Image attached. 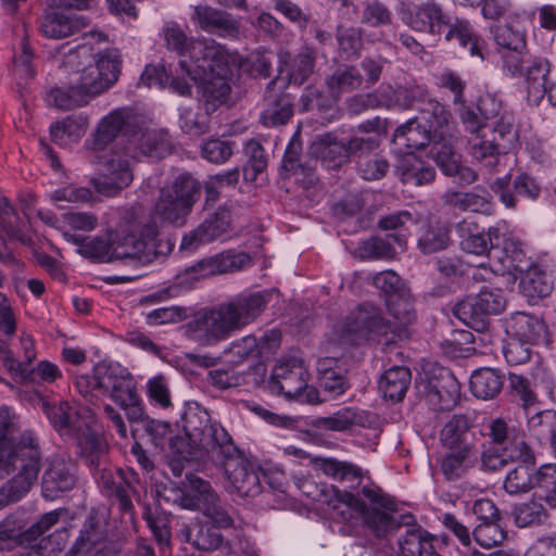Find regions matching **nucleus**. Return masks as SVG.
Listing matches in <instances>:
<instances>
[{
	"label": "nucleus",
	"instance_id": "obj_55",
	"mask_svg": "<svg viewBox=\"0 0 556 556\" xmlns=\"http://www.w3.org/2000/svg\"><path fill=\"white\" fill-rule=\"evenodd\" d=\"M87 124V116L83 114L70 115L51 126L52 140L58 144H66V138L77 140L85 134Z\"/></svg>",
	"mask_w": 556,
	"mask_h": 556
},
{
	"label": "nucleus",
	"instance_id": "obj_28",
	"mask_svg": "<svg viewBox=\"0 0 556 556\" xmlns=\"http://www.w3.org/2000/svg\"><path fill=\"white\" fill-rule=\"evenodd\" d=\"M132 139L134 144L144 155L161 159L173 150L168 132L163 128L151 127V121L148 117L141 129L137 128V135Z\"/></svg>",
	"mask_w": 556,
	"mask_h": 556
},
{
	"label": "nucleus",
	"instance_id": "obj_57",
	"mask_svg": "<svg viewBox=\"0 0 556 556\" xmlns=\"http://www.w3.org/2000/svg\"><path fill=\"white\" fill-rule=\"evenodd\" d=\"M450 244V229L440 223L428 225L418 239V248L424 254L440 252Z\"/></svg>",
	"mask_w": 556,
	"mask_h": 556
},
{
	"label": "nucleus",
	"instance_id": "obj_22",
	"mask_svg": "<svg viewBox=\"0 0 556 556\" xmlns=\"http://www.w3.org/2000/svg\"><path fill=\"white\" fill-rule=\"evenodd\" d=\"M439 440L445 450H479L473 420L465 414L453 415L442 427Z\"/></svg>",
	"mask_w": 556,
	"mask_h": 556
},
{
	"label": "nucleus",
	"instance_id": "obj_51",
	"mask_svg": "<svg viewBox=\"0 0 556 556\" xmlns=\"http://www.w3.org/2000/svg\"><path fill=\"white\" fill-rule=\"evenodd\" d=\"M432 389L430 401H438L440 410L452 409L460 397V384L448 370H444L441 380Z\"/></svg>",
	"mask_w": 556,
	"mask_h": 556
},
{
	"label": "nucleus",
	"instance_id": "obj_58",
	"mask_svg": "<svg viewBox=\"0 0 556 556\" xmlns=\"http://www.w3.org/2000/svg\"><path fill=\"white\" fill-rule=\"evenodd\" d=\"M528 431L539 443H547L556 435V412L546 409L528 419Z\"/></svg>",
	"mask_w": 556,
	"mask_h": 556
},
{
	"label": "nucleus",
	"instance_id": "obj_41",
	"mask_svg": "<svg viewBox=\"0 0 556 556\" xmlns=\"http://www.w3.org/2000/svg\"><path fill=\"white\" fill-rule=\"evenodd\" d=\"M412 375L408 368L393 366L384 371L379 380V390L384 399L400 402L404 399L410 384Z\"/></svg>",
	"mask_w": 556,
	"mask_h": 556
},
{
	"label": "nucleus",
	"instance_id": "obj_45",
	"mask_svg": "<svg viewBox=\"0 0 556 556\" xmlns=\"http://www.w3.org/2000/svg\"><path fill=\"white\" fill-rule=\"evenodd\" d=\"M503 384L504 376L489 367L477 369L470 377L472 394L482 400L494 399L502 391Z\"/></svg>",
	"mask_w": 556,
	"mask_h": 556
},
{
	"label": "nucleus",
	"instance_id": "obj_21",
	"mask_svg": "<svg viewBox=\"0 0 556 556\" xmlns=\"http://www.w3.org/2000/svg\"><path fill=\"white\" fill-rule=\"evenodd\" d=\"M528 260L522 249V244L518 239L506 238L502 248L495 245L489 253L490 274L509 275L523 274L527 269Z\"/></svg>",
	"mask_w": 556,
	"mask_h": 556
},
{
	"label": "nucleus",
	"instance_id": "obj_42",
	"mask_svg": "<svg viewBox=\"0 0 556 556\" xmlns=\"http://www.w3.org/2000/svg\"><path fill=\"white\" fill-rule=\"evenodd\" d=\"M444 135L445 132L441 130L439 139L433 140L430 154L444 175H452L457 168V163L462 160V155L455 147L456 138L452 135L446 138Z\"/></svg>",
	"mask_w": 556,
	"mask_h": 556
},
{
	"label": "nucleus",
	"instance_id": "obj_40",
	"mask_svg": "<svg viewBox=\"0 0 556 556\" xmlns=\"http://www.w3.org/2000/svg\"><path fill=\"white\" fill-rule=\"evenodd\" d=\"M519 462L515 468L508 471L504 481V489L507 493L517 495L527 493L535 488V465L534 455L530 459H514Z\"/></svg>",
	"mask_w": 556,
	"mask_h": 556
},
{
	"label": "nucleus",
	"instance_id": "obj_50",
	"mask_svg": "<svg viewBox=\"0 0 556 556\" xmlns=\"http://www.w3.org/2000/svg\"><path fill=\"white\" fill-rule=\"evenodd\" d=\"M549 73V63L547 60L538 58L527 70L528 80V103L539 104L545 98V86Z\"/></svg>",
	"mask_w": 556,
	"mask_h": 556
},
{
	"label": "nucleus",
	"instance_id": "obj_59",
	"mask_svg": "<svg viewBox=\"0 0 556 556\" xmlns=\"http://www.w3.org/2000/svg\"><path fill=\"white\" fill-rule=\"evenodd\" d=\"M248 163L243 167V177L248 181H254L267 167V156L262 144L256 140H250L244 148Z\"/></svg>",
	"mask_w": 556,
	"mask_h": 556
},
{
	"label": "nucleus",
	"instance_id": "obj_63",
	"mask_svg": "<svg viewBox=\"0 0 556 556\" xmlns=\"http://www.w3.org/2000/svg\"><path fill=\"white\" fill-rule=\"evenodd\" d=\"M469 152L478 162L488 168H493L498 163V150L493 141L485 140L477 134L470 141Z\"/></svg>",
	"mask_w": 556,
	"mask_h": 556
},
{
	"label": "nucleus",
	"instance_id": "obj_33",
	"mask_svg": "<svg viewBox=\"0 0 556 556\" xmlns=\"http://www.w3.org/2000/svg\"><path fill=\"white\" fill-rule=\"evenodd\" d=\"M397 172L403 182L422 186L435 178V168L428 161L414 152H407L397 164Z\"/></svg>",
	"mask_w": 556,
	"mask_h": 556
},
{
	"label": "nucleus",
	"instance_id": "obj_53",
	"mask_svg": "<svg viewBox=\"0 0 556 556\" xmlns=\"http://www.w3.org/2000/svg\"><path fill=\"white\" fill-rule=\"evenodd\" d=\"M432 541L433 536L421 527H413L399 539V546L403 556H427L433 548Z\"/></svg>",
	"mask_w": 556,
	"mask_h": 556
},
{
	"label": "nucleus",
	"instance_id": "obj_14",
	"mask_svg": "<svg viewBox=\"0 0 556 556\" xmlns=\"http://www.w3.org/2000/svg\"><path fill=\"white\" fill-rule=\"evenodd\" d=\"M199 193L198 182L190 176L181 175L170 186L160 190L152 210L151 223L181 227L192 211Z\"/></svg>",
	"mask_w": 556,
	"mask_h": 556
},
{
	"label": "nucleus",
	"instance_id": "obj_34",
	"mask_svg": "<svg viewBox=\"0 0 556 556\" xmlns=\"http://www.w3.org/2000/svg\"><path fill=\"white\" fill-rule=\"evenodd\" d=\"M279 342L280 333L277 330H270L269 332L265 333L261 340H257L255 336L249 334L231 341L229 345L224 350V354L231 355L233 357L232 362L235 364H240L254 350H263L264 346L267 349H274L279 345Z\"/></svg>",
	"mask_w": 556,
	"mask_h": 556
},
{
	"label": "nucleus",
	"instance_id": "obj_64",
	"mask_svg": "<svg viewBox=\"0 0 556 556\" xmlns=\"http://www.w3.org/2000/svg\"><path fill=\"white\" fill-rule=\"evenodd\" d=\"M251 25L258 34L273 41L279 40L286 31L285 25L268 12H261Z\"/></svg>",
	"mask_w": 556,
	"mask_h": 556
},
{
	"label": "nucleus",
	"instance_id": "obj_8",
	"mask_svg": "<svg viewBox=\"0 0 556 556\" xmlns=\"http://www.w3.org/2000/svg\"><path fill=\"white\" fill-rule=\"evenodd\" d=\"M195 54L204 53L207 60H214L212 75L206 85L202 87V98L206 104L219 101L224 104L230 93L228 76L231 68L237 67L241 73L252 77H269L271 70V53L265 50H255L245 58L236 52L228 51L219 43H198Z\"/></svg>",
	"mask_w": 556,
	"mask_h": 556
},
{
	"label": "nucleus",
	"instance_id": "obj_27",
	"mask_svg": "<svg viewBox=\"0 0 556 556\" xmlns=\"http://www.w3.org/2000/svg\"><path fill=\"white\" fill-rule=\"evenodd\" d=\"M192 20L205 31L215 33L223 37L238 38L240 23L229 13L208 5H198L193 9Z\"/></svg>",
	"mask_w": 556,
	"mask_h": 556
},
{
	"label": "nucleus",
	"instance_id": "obj_38",
	"mask_svg": "<svg viewBox=\"0 0 556 556\" xmlns=\"http://www.w3.org/2000/svg\"><path fill=\"white\" fill-rule=\"evenodd\" d=\"M63 236L66 239V241L77 245V252L87 258H92L101 262L114 261L111 233L108 238H84L79 235L70 232H64Z\"/></svg>",
	"mask_w": 556,
	"mask_h": 556
},
{
	"label": "nucleus",
	"instance_id": "obj_3",
	"mask_svg": "<svg viewBox=\"0 0 556 556\" xmlns=\"http://www.w3.org/2000/svg\"><path fill=\"white\" fill-rule=\"evenodd\" d=\"M372 282L387 295V307L396 321L387 320L380 308L372 304L359 305L336 326L334 334L340 343L359 344L363 341H372L389 345L405 336L404 327L412 320V313L401 277L393 270H384L377 274Z\"/></svg>",
	"mask_w": 556,
	"mask_h": 556
},
{
	"label": "nucleus",
	"instance_id": "obj_16",
	"mask_svg": "<svg viewBox=\"0 0 556 556\" xmlns=\"http://www.w3.org/2000/svg\"><path fill=\"white\" fill-rule=\"evenodd\" d=\"M207 418L206 427L212 430L215 428H223L218 422L213 421L211 416L205 409L200 407H190L184 415V430L186 437L174 435L169 437V442L167 444L168 450L173 453V455L179 460H211V452L205 450V446L193 440V434L189 429V426L192 424V419L201 420L202 416Z\"/></svg>",
	"mask_w": 556,
	"mask_h": 556
},
{
	"label": "nucleus",
	"instance_id": "obj_61",
	"mask_svg": "<svg viewBox=\"0 0 556 556\" xmlns=\"http://www.w3.org/2000/svg\"><path fill=\"white\" fill-rule=\"evenodd\" d=\"M363 78L355 67L337 70L328 79L327 84L332 96L341 92H349L362 85Z\"/></svg>",
	"mask_w": 556,
	"mask_h": 556
},
{
	"label": "nucleus",
	"instance_id": "obj_17",
	"mask_svg": "<svg viewBox=\"0 0 556 556\" xmlns=\"http://www.w3.org/2000/svg\"><path fill=\"white\" fill-rule=\"evenodd\" d=\"M147 123V117L139 115L131 106H122L104 116L98 125L94 148L101 150L104 144L112 141L121 131L129 138L137 135V128Z\"/></svg>",
	"mask_w": 556,
	"mask_h": 556
},
{
	"label": "nucleus",
	"instance_id": "obj_12",
	"mask_svg": "<svg viewBox=\"0 0 556 556\" xmlns=\"http://www.w3.org/2000/svg\"><path fill=\"white\" fill-rule=\"evenodd\" d=\"M98 174L92 178L94 189L104 195L113 197L127 188L134 180L135 153L132 143H115L97 156Z\"/></svg>",
	"mask_w": 556,
	"mask_h": 556
},
{
	"label": "nucleus",
	"instance_id": "obj_18",
	"mask_svg": "<svg viewBox=\"0 0 556 556\" xmlns=\"http://www.w3.org/2000/svg\"><path fill=\"white\" fill-rule=\"evenodd\" d=\"M275 386L288 399H299L307 388L308 372L302 358L285 356L271 374Z\"/></svg>",
	"mask_w": 556,
	"mask_h": 556
},
{
	"label": "nucleus",
	"instance_id": "obj_15",
	"mask_svg": "<svg viewBox=\"0 0 556 556\" xmlns=\"http://www.w3.org/2000/svg\"><path fill=\"white\" fill-rule=\"evenodd\" d=\"M100 393L111 397L130 421L143 418V409L136 391L132 376L119 365L99 364Z\"/></svg>",
	"mask_w": 556,
	"mask_h": 556
},
{
	"label": "nucleus",
	"instance_id": "obj_19",
	"mask_svg": "<svg viewBox=\"0 0 556 556\" xmlns=\"http://www.w3.org/2000/svg\"><path fill=\"white\" fill-rule=\"evenodd\" d=\"M108 514L105 509H92L87 516L79 536L71 548L72 554L105 553L114 551L106 543Z\"/></svg>",
	"mask_w": 556,
	"mask_h": 556
},
{
	"label": "nucleus",
	"instance_id": "obj_2",
	"mask_svg": "<svg viewBox=\"0 0 556 556\" xmlns=\"http://www.w3.org/2000/svg\"><path fill=\"white\" fill-rule=\"evenodd\" d=\"M52 427L67 439L75 440L81 456L90 466H96L94 478L101 492L113 500L123 514L134 518L132 496L136 494L137 475L131 470L100 468L106 444L92 430L94 414L88 406L60 401L48 410Z\"/></svg>",
	"mask_w": 556,
	"mask_h": 556
},
{
	"label": "nucleus",
	"instance_id": "obj_11",
	"mask_svg": "<svg viewBox=\"0 0 556 556\" xmlns=\"http://www.w3.org/2000/svg\"><path fill=\"white\" fill-rule=\"evenodd\" d=\"M490 444H483L481 464L486 470H498L514 459H530L532 450L503 418H491L484 425Z\"/></svg>",
	"mask_w": 556,
	"mask_h": 556
},
{
	"label": "nucleus",
	"instance_id": "obj_36",
	"mask_svg": "<svg viewBox=\"0 0 556 556\" xmlns=\"http://www.w3.org/2000/svg\"><path fill=\"white\" fill-rule=\"evenodd\" d=\"M309 154L327 162L330 166H339L349 160L346 143L331 134L317 136L312 142Z\"/></svg>",
	"mask_w": 556,
	"mask_h": 556
},
{
	"label": "nucleus",
	"instance_id": "obj_49",
	"mask_svg": "<svg viewBox=\"0 0 556 556\" xmlns=\"http://www.w3.org/2000/svg\"><path fill=\"white\" fill-rule=\"evenodd\" d=\"M466 305H469L472 314L477 316L496 315L504 311L506 300L501 289L483 287L475 298L463 304L464 307Z\"/></svg>",
	"mask_w": 556,
	"mask_h": 556
},
{
	"label": "nucleus",
	"instance_id": "obj_5",
	"mask_svg": "<svg viewBox=\"0 0 556 556\" xmlns=\"http://www.w3.org/2000/svg\"><path fill=\"white\" fill-rule=\"evenodd\" d=\"M18 429V417L8 406L0 407V479L13 475L1 490L10 502L29 492L40 470L38 439L30 430L16 438Z\"/></svg>",
	"mask_w": 556,
	"mask_h": 556
},
{
	"label": "nucleus",
	"instance_id": "obj_48",
	"mask_svg": "<svg viewBox=\"0 0 556 556\" xmlns=\"http://www.w3.org/2000/svg\"><path fill=\"white\" fill-rule=\"evenodd\" d=\"M179 536L202 551L216 549L223 542V538L216 528L200 523L181 528Z\"/></svg>",
	"mask_w": 556,
	"mask_h": 556
},
{
	"label": "nucleus",
	"instance_id": "obj_23",
	"mask_svg": "<svg viewBox=\"0 0 556 556\" xmlns=\"http://www.w3.org/2000/svg\"><path fill=\"white\" fill-rule=\"evenodd\" d=\"M76 481L74 465L61 458H53L42 476V495L48 500H55L71 491Z\"/></svg>",
	"mask_w": 556,
	"mask_h": 556
},
{
	"label": "nucleus",
	"instance_id": "obj_30",
	"mask_svg": "<svg viewBox=\"0 0 556 556\" xmlns=\"http://www.w3.org/2000/svg\"><path fill=\"white\" fill-rule=\"evenodd\" d=\"M479 450H446L439 460V468L447 481L465 478L478 464Z\"/></svg>",
	"mask_w": 556,
	"mask_h": 556
},
{
	"label": "nucleus",
	"instance_id": "obj_9",
	"mask_svg": "<svg viewBox=\"0 0 556 556\" xmlns=\"http://www.w3.org/2000/svg\"><path fill=\"white\" fill-rule=\"evenodd\" d=\"M402 21L412 29L432 36H441L444 30L446 41L456 40L467 48L472 56L483 59L482 43L466 20H452L442 7L433 0L408 3L401 11Z\"/></svg>",
	"mask_w": 556,
	"mask_h": 556
},
{
	"label": "nucleus",
	"instance_id": "obj_39",
	"mask_svg": "<svg viewBox=\"0 0 556 556\" xmlns=\"http://www.w3.org/2000/svg\"><path fill=\"white\" fill-rule=\"evenodd\" d=\"M280 63L285 67L289 79L296 85H302L314 72V51L304 47L295 55L285 52L280 55Z\"/></svg>",
	"mask_w": 556,
	"mask_h": 556
},
{
	"label": "nucleus",
	"instance_id": "obj_52",
	"mask_svg": "<svg viewBox=\"0 0 556 556\" xmlns=\"http://www.w3.org/2000/svg\"><path fill=\"white\" fill-rule=\"evenodd\" d=\"M211 114L208 106H184L179 116V126L189 136H202L210 130Z\"/></svg>",
	"mask_w": 556,
	"mask_h": 556
},
{
	"label": "nucleus",
	"instance_id": "obj_47",
	"mask_svg": "<svg viewBox=\"0 0 556 556\" xmlns=\"http://www.w3.org/2000/svg\"><path fill=\"white\" fill-rule=\"evenodd\" d=\"M522 292L530 299H541L547 296L553 290V281L551 275L536 265H529L523 271L520 282Z\"/></svg>",
	"mask_w": 556,
	"mask_h": 556
},
{
	"label": "nucleus",
	"instance_id": "obj_1",
	"mask_svg": "<svg viewBox=\"0 0 556 556\" xmlns=\"http://www.w3.org/2000/svg\"><path fill=\"white\" fill-rule=\"evenodd\" d=\"M293 481L305 496L328 505L343 535H358L367 527L375 536L386 538L414 520L408 514L394 516L395 501L377 485H364L353 493L333 485H318L306 477L294 476Z\"/></svg>",
	"mask_w": 556,
	"mask_h": 556
},
{
	"label": "nucleus",
	"instance_id": "obj_20",
	"mask_svg": "<svg viewBox=\"0 0 556 556\" xmlns=\"http://www.w3.org/2000/svg\"><path fill=\"white\" fill-rule=\"evenodd\" d=\"M460 115L466 129L471 134L479 132L482 128L493 127L502 139L511 142L515 138L513 122L505 116L498 117L495 106H464Z\"/></svg>",
	"mask_w": 556,
	"mask_h": 556
},
{
	"label": "nucleus",
	"instance_id": "obj_7",
	"mask_svg": "<svg viewBox=\"0 0 556 556\" xmlns=\"http://www.w3.org/2000/svg\"><path fill=\"white\" fill-rule=\"evenodd\" d=\"M204 416V415H201ZM189 426L193 440L211 452V462L224 468L233 491L241 496L254 497L262 492L258 473L245 459L232 442L225 428H207L206 417L192 419Z\"/></svg>",
	"mask_w": 556,
	"mask_h": 556
},
{
	"label": "nucleus",
	"instance_id": "obj_31",
	"mask_svg": "<svg viewBox=\"0 0 556 556\" xmlns=\"http://www.w3.org/2000/svg\"><path fill=\"white\" fill-rule=\"evenodd\" d=\"M376 424V416L357 407H343L330 416L323 417L319 425L332 431H345L353 427L370 428Z\"/></svg>",
	"mask_w": 556,
	"mask_h": 556
},
{
	"label": "nucleus",
	"instance_id": "obj_32",
	"mask_svg": "<svg viewBox=\"0 0 556 556\" xmlns=\"http://www.w3.org/2000/svg\"><path fill=\"white\" fill-rule=\"evenodd\" d=\"M10 375L21 383H53L62 377L60 368L48 361L39 362L35 367L25 363L9 361Z\"/></svg>",
	"mask_w": 556,
	"mask_h": 556
},
{
	"label": "nucleus",
	"instance_id": "obj_54",
	"mask_svg": "<svg viewBox=\"0 0 556 556\" xmlns=\"http://www.w3.org/2000/svg\"><path fill=\"white\" fill-rule=\"evenodd\" d=\"M331 365V359L319 363V386L330 396L337 397L348 390L349 383L344 370L333 368Z\"/></svg>",
	"mask_w": 556,
	"mask_h": 556
},
{
	"label": "nucleus",
	"instance_id": "obj_43",
	"mask_svg": "<svg viewBox=\"0 0 556 556\" xmlns=\"http://www.w3.org/2000/svg\"><path fill=\"white\" fill-rule=\"evenodd\" d=\"M141 84L147 87L161 86L169 87L173 92L179 96H191V85L186 78L169 75L164 65H148L140 77Z\"/></svg>",
	"mask_w": 556,
	"mask_h": 556
},
{
	"label": "nucleus",
	"instance_id": "obj_26",
	"mask_svg": "<svg viewBox=\"0 0 556 556\" xmlns=\"http://www.w3.org/2000/svg\"><path fill=\"white\" fill-rule=\"evenodd\" d=\"M229 227L230 213L225 208H219L205 218L198 228L185 235L180 248L191 250L199 244L212 242L226 233Z\"/></svg>",
	"mask_w": 556,
	"mask_h": 556
},
{
	"label": "nucleus",
	"instance_id": "obj_24",
	"mask_svg": "<svg viewBox=\"0 0 556 556\" xmlns=\"http://www.w3.org/2000/svg\"><path fill=\"white\" fill-rule=\"evenodd\" d=\"M252 258L245 252L228 250L214 256L203 258L187 269L190 274L205 277L216 274H226L250 266Z\"/></svg>",
	"mask_w": 556,
	"mask_h": 556
},
{
	"label": "nucleus",
	"instance_id": "obj_60",
	"mask_svg": "<svg viewBox=\"0 0 556 556\" xmlns=\"http://www.w3.org/2000/svg\"><path fill=\"white\" fill-rule=\"evenodd\" d=\"M513 516L516 525L523 528L544 522L547 518V511L542 503L532 500L516 505L513 510Z\"/></svg>",
	"mask_w": 556,
	"mask_h": 556
},
{
	"label": "nucleus",
	"instance_id": "obj_10",
	"mask_svg": "<svg viewBox=\"0 0 556 556\" xmlns=\"http://www.w3.org/2000/svg\"><path fill=\"white\" fill-rule=\"evenodd\" d=\"M157 235V225L147 223L141 227L137 210L126 208L117 229L111 232L114 261L131 260L147 264L159 255H165L166 252L156 249Z\"/></svg>",
	"mask_w": 556,
	"mask_h": 556
},
{
	"label": "nucleus",
	"instance_id": "obj_29",
	"mask_svg": "<svg viewBox=\"0 0 556 556\" xmlns=\"http://www.w3.org/2000/svg\"><path fill=\"white\" fill-rule=\"evenodd\" d=\"M505 330L511 338L533 344L543 341L546 333L545 325L539 317L523 312L511 314L505 321Z\"/></svg>",
	"mask_w": 556,
	"mask_h": 556
},
{
	"label": "nucleus",
	"instance_id": "obj_4",
	"mask_svg": "<svg viewBox=\"0 0 556 556\" xmlns=\"http://www.w3.org/2000/svg\"><path fill=\"white\" fill-rule=\"evenodd\" d=\"M271 294L269 290L243 292L216 305L202 307L184 325V334L199 346H215L256 321Z\"/></svg>",
	"mask_w": 556,
	"mask_h": 556
},
{
	"label": "nucleus",
	"instance_id": "obj_6",
	"mask_svg": "<svg viewBox=\"0 0 556 556\" xmlns=\"http://www.w3.org/2000/svg\"><path fill=\"white\" fill-rule=\"evenodd\" d=\"M84 43L77 45L71 49L66 55V63L71 67H79L83 62L76 59H92L94 64L87 65L79 78L76 87L72 88V94L66 93L60 88H52L48 93L46 101L48 104H63L74 96L93 97L102 93L110 88L118 78L119 60L115 51L105 50L103 52L92 53V42H104L108 36L98 30H91L84 35Z\"/></svg>",
	"mask_w": 556,
	"mask_h": 556
},
{
	"label": "nucleus",
	"instance_id": "obj_46",
	"mask_svg": "<svg viewBox=\"0 0 556 556\" xmlns=\"http://www.w3.org/2000/svg\"><path fill=\"white\" fill-rule=\"evenodd\" d=\"M430 129L420 125L417 119H412L396 128L393 135V143L399 150H418L430 142Z\"/></svg>",
	"mask_w": 556,
	"mask_h": 556
},
{
	"label": "nucleus",
	"instance_id": "obj_37",
	"mask_svg": "<svg viewBox=\"0 0 556 556\" xmlns=\"http://www.w3.org/2000/svg\"><path fill=\"white\" fill-rule=\"evenodd\" d=\"M394 243L403 250L406 244L405 236L395 233L388 235L386 238H370L358 244L357 253L363 260L392 258L396 254Z\"/></svg>",
	"mask_w": 556,
	"mask_h": 556
},
{
	"label": "nucleus",
	"instance_id": "obj_13",
	"mask_svg": "<svg viewBox=\"0 0 556 556\" xmlns=\"http://www.w3.org/2000/svg\"><path fill=\"white\" fill-rule=\"evenodd\" d=\"M163 35L166 47L180 56L179 68L194 83L197 93L202 96V87L206 85L210 75H212L214 60H207L204 53L195 54L194 48L198 43L211 45L216 42L214 40L189 38L181 26L174 22L165 25Z\"/></svg>",
	"mask_w": 556,
	"mask_h": 556
},
{
	"label": "nucleus",
	"instance_id": "obj_62",
	"mask_svg": "<svg viewBox=\"0 0 556 556\" xmlns=\"http://www.w3.org/2000/svg\"><path fill=\"white\" fill-rule=\"evenodd\" d=\"M475 541L483 548H492L504 542L506 539V532L498 523L493 522H480L472 531Z\"/></svg>",
	"mask_w": 556,
	"mask_h": 556
},
{
	"label": "nucleus",
	"instance_id": "obj_35",
	"mask_svg": "<svg viewBox=\"0 0 556 556\" xmlns=\"http://www.w3.org/2000/svg\"><path fill=\"white\" fill-rule=\"evenodd\" d=\"M311 466L338 482H359L363 478L361 467L351 462L339 460L333 457L314 458L311 460Z\"/></svg>",
	"mask_w": 556,
	"mask_h": 556
},
{
	"label": "nucleus",
	"instance_id": "obj_25",
	"mask_svg": "<svg viewBox=\"0 0 556 556\" xmlns=\"http://www.w3.org/2000/svg\"><path fill=\"white\" fill-rule=\"evenodd\" d=\"M456 231L460 238L462 250L469 254L489 255L500 242L497 228L490 227L485 233L480 232L477 224L466 219L457 224Z\"/></svg>",
	"mask_w": 556,
	"mask_h": 556
},
{
	"label": "nucleus",
	"instance_id": "obj_56",
	"mask_svg": "<svg viewBox=\"0 0 556 556\" xmlns=\"http://www.w3.org/2000/svg\"><path fill=\"white\" fill-rule=\"evenodd\" d=\"M442 200L450 207L464 212L485 213L490 207L488 197L475 192L447 191Z\"/></svg>",
	"mask_w": 556,
	"mask_h": 556
},
{
	"label": "nucleus",
	"instance_id": "obj_44",
	"mask_svg": "<svg viewBox=\"0 0 556 556\" xmlns=\"http://www.w3.org/2000/svg\"><path fill=\"white\" fill-rule=\"evenodd\" d=\"M84 26L77 15H64L61 13H47L41 21V34L51 39H62L78 31Z\"/></svg>",
	"mask_w": 556,
	"mask_h": 556
}]
</instances>
